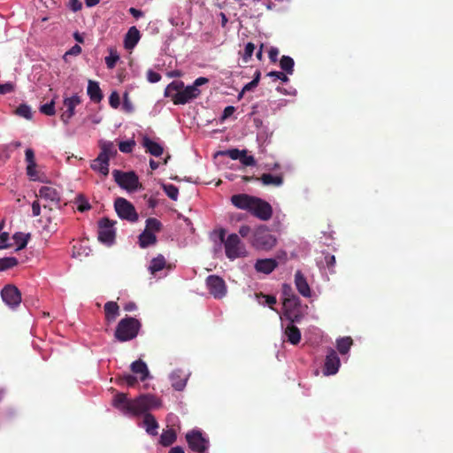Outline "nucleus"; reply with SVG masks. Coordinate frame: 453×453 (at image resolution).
Returning a JSON list of instances; mask_svg holds the SVG:
<instances>
[{"instance_id":"2","label":"nucleus","mask_w":453,"mask_h":453,"mask_svg":"<svg viewBox=\"0 0 453 453\" xmlns=\"http://www.w3.org/2000/svg\"><path fill=\"white\" fill-rule=\"evenodd\" d=\"M231 203L236 208L247 211L263 221L269 220L273 216L271 204L257 196L248 194H237L231 196Z\"/></svg>"},{"instance_id":"52","label":"nucleus","mask_w":453,"mask_h":453,"mask_svg":"<svg viewBox=\"0 0 453 453\" xmlns=\"http://www.w3.org/2000/svg\"><path fill=\"white\" fill-rule=\"evenodd\" d=\"M147 79L151 83H156L161 80L160 73L154 72L152 70H149L147 72Z\"/></svg>"},{"instance_id":"44","label":"nucleus","mask_w":453,"mask_h":453,"mask_svg":"<svg viewBox=\"0 0 453 453\" xmlns=\"http://www.w3.org/2000/svg\"><path fill=\"white\" fill-rule=\"evenodd\" d=\"M254 50H255V45L253 42H248L245 45L244 52L242 54V61L244 63H248L250 60V58L254 53Z\"/></svg>"},{"instance_id":"25","label":"nucleus","mask_w":453,"mask_h":453,"mask_svg":"<svg viewBox=\"0 0 453 453\" xmlns=\"http://www.w3.org/2000/svg\"><path fill=\"white\" fill-rule=\"evenodd\" d=\"M142 427L145 428L150 435L155 436L157 434L158 423L150 413H146L145 416H143Z\"/></svg>"},{"instance_id":"57","label":"nucleus","mask_w":453,"mask_h":453,"mask_svg":"<svg viewBox=\"0 0 453 453\" xmlns=\"http://www.w3.org/2000/svg\"><path fill=\"white\" fill-rule=\"evenodd\" d=\"M235 111V108L234 106H226L224 111L223 114L221 116V120H225L227 118H229L234 112Z\"/></svg>"},{"instance_id":"11","label":"nucleus","mask_w":453,"mask_h":453,"mask_svg":"<svg viewBox=\"0 0 453 453\" xmlns=\"http://www.w3.org/2000/svg\"><path fill=\"white\" fill-rule=\"evenodd\" d=\"M116 221L108 218H103L98 221V240L100 242L111 245L115 241L116 232L114 225Z\"/></svg>"},{"instance_id":"36","label":"nucleus","mask_w":453,"mask_h":453,"mask_svg":"<svg viewBox=\"0 0 453 453\" xmlns=\"http://www.w3.org/2000/svg\"><path fill=\"white\" fill-rule=\"evenodd\" d=\"M19 264V261L14 257H6L0 258V272L13 268Z\"/></svg>"},{"instance_id":"26","label":"nucleus","mask_w":453,"mask_h":453,"mask_svg":"<svg viewBox=\"0 0 453 453\" xmlns=\"http://www.w3.org/2000/svg\"><path fill=\"white\" fill-rule=\"evenodd\" d=\"M87 92L92 102L99 103L102 101L104 96L98 82L89 80Z\"/></svg>"},{"instance_id":"58","label":"nucleus","mask_w":453,"mask_h":453,"mask_svg":"<svg viewBox=\"0 0 453 453\" xmlns=\"http://www.w3.org/2000/svg\"><path fill=\"white\" fill-rule=\"evenodd\" d=\"M279 50L277 48H271L269 50V58L271 62L276 63L278 60Z\"/></svg>"},{"instance_id":"29","label":"nucleus","mask_w":453,"mask_h":453,"mask_svg":"<svg viewBox=\"0 0 453 453\" xmlns=\"http://www.w3.org/2000/svg\"><path fill=\"white\" fill-rule=\"evenodd\" d=\"M157 242V236L155 234L150 233L147 230H143L138 237V243L142 249L148 248L149 246L154 245Z\"/></svg>"},{"instance_id":"22","label":"nucleus","mask_w":453,"mask_h":453,"mask_svg":"<svg viewBox=\"0 0 453 453\" xmlns=\"http://www.w3.org/2000/svg\"><path fill=\"white\" fill-rule=\"evenodd\" d=\"M99 148L101 151L98 156H102L103 158H106L109 161L111 157H115L118 153L114 143L110 141H100Z\"/></svg>"},{"instance_id":"39","label":"nucleus","mask_w":453,"mask_h":453,"mask_svg":"<svg viewBox=\"0 0 453 453\" xmlns=\"http://www.w3.org/2000/svg\"><path fill=\"white\" fill-rule=\"evenodd\" d=\"M257 298L259 303L267 304L271 309H273V305L276 303V298L273 296L260 294Z\"/></svg>"},{"instance_id":"48","label":"nucleus","mask_w":453,"mask_h":453,"mask_svg":"<svg viewBox=\"0 0 453 453\" xmlns=\"http://www.w3.org/2000/svg\"><path fill=\"white\" fill-rule=\"evenodd\" d=\"M241 163L246 166H253L256 165V160L253 156H248L247 151L243 150L240 159Z\"/></svg>"},{"instance_id":"8","label":"nucleus","mask_w":453,"mask_h":453,"mask_svg":"<svg viewBox=\"0 0 453 453\" xmlns=\"http://www.w3.org/2000/svg\"><path fill=\"white\" fill-rule=\"evenodd\" d=\"M276 244L275 237L270 233L269 229L261 226L256 229L253 234L252 245L262 250H269Z\"/></svg>"},{"instance_id":"62","label":"nucleus","mask_w":453,"mask_h":453,"mask_svg":"<svg viewBox=\"0 0 453 453\" xmlns=\"http://www.w3.org/2000/svg\"><path fill=\"white\" fill-rule=\"evenodd\" d=\"M250 233V227L247 225H243L239 229V234L242 237H247Z\"/></svg>"},{"instance_id":"18","label":"nucleus","mask_w":453,"mask_h":453,"mask_svg":"<svg viewBox=\"0 0 453 453\" xmlns=\"http://www.w3.org/2000/svg\"><path fill=\"white\" fill-rule=\"evenodd\" d=\"M130 369L134 374H137L139 376L141 381H145L147 380L152 379L147 364L142 359L134 361L130 365Z\"/></svg>"},{"instance_id":"32","label":"nucleus","mask_w":453,"mask_h":453,"mask_svg":"<svg viewBox=\"0 0 453 453\" xmlns=\"http://www.w3.org/2000/svg\"><path fill=\"white\" fill-rule=\"evenodd\" d=\"M12 239L17 245L16 250H21L27 245V242L30 239V234L17 232L12 235Z\"/></svg>"},{"instance_id":"13","label":"nucleus","mask_w":453,"mask_h":453,"mask_svg":"<svg viewBox=\"0 0 453 453\" xmlns=\"http://www.w3.org/2000/svg\"><path fill=\"white\" fill-rule=\"evenodd\" d=\"M341 366V360L337 352L334 349H329L325 358L323 374L325 376L334 375L338 372Z\"/></svg>"},{"instance_id":"6","label":"nucleus","mask_w":453,"mask_h":453,"mask_svg":"<svg viewBox=\"0 0 453 453\" xmlns=\"http://www.w3.org/2000/svg\"><path fill=\"white\" fill-rule=\"evenodd\" d=\"M141 328V323L137 319L126 317L121 319L115 330V337L119 342H127L135 338Z\"/></svg>"},{"instance_id":"37","label":"nucleus","mask_w":453,"mask_h":453,"mask_svg":"<svg viewBox=\"0 0 453 453\" xmlns=\"http://www.w3.org/2000/svg\"><path fill=\"white\" fill-rule=\"evenodd\" d=\"M162 188L170 199L177 201L179 189L176 186L173 184H162Z\"/></svg>"},{"instance_id":"47","label":"nucleus","mask_w":453,"mask_h":453,"mask_svg":"<svg viewBox=\"0 0 453 453\" xmlns=\"http://www.w3.org/2000/svg\"><path fill=\"white\" fill-rule=\"evenodd\" d=\"M10 236L7 232L0 234V250L9 249L12 247V243L9 242Z\"/></svg>"},{"instance_id":"21","label":"nucleus","mask_w":453,"mask_h":453,"mask_svg":"<svg viewBox=\"0 0 453 453\" xmlns=\"http://www.w3.org/2000/svg\"><path fill=\"white\" fill-rule=\"evenodd\" d=\"M278 265V262L273 258L258 259L255 264V269L257 272L266 274L271 273Z\"/></svg>"},{"instance_id":"12","label":"nucleus","mask_w":453,"mask_h":453,"mask_svg":"<svg viewBox=\"0 0 453 453\" xmlns=\"http://www.w3.org/2000/svg\"><path fill=\"white\" fill-rule=\"evenodd\" d=\"M206 286L209 293L216 299L224 297L227 291L225 280L218 275L208 276L206 278Z\"/></svg>"},{"instance_id":"28","label":"nucleus","mask_w":453,"mask_h":453,"mask_svg":"<svg viewBox=\"0 0 453 453\" xmlns=\"http://www.w3.org/2000/svg\"><path fill=\"white\" fill-rule=\"evenodd\" d=\"M256 180L262 182L264 186L280 187L283 183V177L281 175H273L271 173H263Z\"/></svg>"},{"instance_id":"24","label":"nucleus","mask_w":453,"mask_h":453,"mask_svg":"<svg viewBox=\"0 0 453 453\" xmlns=\"http://www.w3.org/2000/svg\"><path fill=\"white\" fill-rule=\"evenodd\" d=\"M109 160L106 158H103L102 156H97L96 159H94L90 165V167L93 171L98 172L104 177L109 174Z\"/></svg>"},{"instance_id":"16","label":"nucleus","mask_w":453,"mask_h":453,"mask_svg":"<svg viewBox=\"0 0 453 453\" xmlns=\"http://www.w3.org/2000/svg\"><path fill=\"white\" fill-rule=\"evenodd\" d=\"M81 103V97L78 95H73L70 97H65L63 104L66 107V111L61 114V120L65 124H68L69 120L75 114V107Z\"/></svg>"},{"instance_id":"43","label":"nucleus","mask_w":453,"mask_h":453,"mask_svg":"<svg viewBox=\"0 0 453 453\" xmlns=\"http://www.w3.org/2000/svg\"><path fill=\"white\" fill-rule=\"evenodd\" d=\"M137 382L135 376L126 373L119 378V384H127L128 387H134Z\"/></svg>"},{"instance_id":"54","label":"nucleus","mask_w":453,"mask_h":453,"mask_svg":"<svg viewBox=\"0 0 453 453\" xmlns=\"http://www.w3.org/2000/svg\"><path fill=\"white\" fill-rule=\"evenodd\" d=\"M81 53V47L78 44L73 45L69 50H67L64 56L65 58L67 56H78Z\"/></svg>"},{"instance_id":"59","label":"nucleus","mask_w":453,"mask_h":453,"mask_svg":"<svg viewBox=\"0 0 453 453\" xmlns=\"http://www.w3.org/2000/svg\"><path fill=\"white\" fill-rule=\"evenodd\" d=\"M32 213L35 217L39 216L41 213V204L37 200L34 201L32 203Z\"/></svg>"},{"instance_id":"4","label":"nucleus","mask_w":453,"mask_h":453,"mask_svg":"<svg viewBox=\"0 0 453 453\" xmlns=\"http://www.w3.org/2000/svg\"><path fill=\"white\" fill-rule=\"evenodd\" d=\"M284 341L296 345L301 341V332L296 326L303 318V313H279Z\"/></svg>"},{"instance_id":"50","label":"nucleus","mask_w":453,"mask_h":453,"mask_svg":"<svg viewBox=\"0 0 453 453\" xmlns=\"http://www.w3.org/2000/svg\"><path fill=\"white\" fill-rule=\"evenodd\" d=\"M325 264L326 265V267L328 268V270L331 272V273H334V267L335 265V257L334 255H331L329 253L326 254L325 257Z\"/></svg>"},{"instance_id":"53","label":"nucleus","mask_w":453,"mask_h":453,"mask_svg":"<svg viewBox=\"0 0 453 453\" xmlns=\"http://www.w3.org/2000/svg\"><path fill=\"white\" fill-rule=\"evenodd\" d=\"M25 156L27 165H31V166H33L34 164H36L35 158V152L32 149H27L25 151Z\"/></svg>"},{"instance_id":"45","label":"nucleus","mask_w":453,"mask_h":453,"mask_svg":"<svg viewBox=\"0 0 453 453\" xmlns=\"http://www.w3.org/2000/svg\"><path fill=\"white\" fill-rule=\"evenodd\" d=\"M134 146L135 142L134 140L124 141L119 143V149L123 153L132 152Z\"/></svg>"},{"instance_id":"14","label":"nucleus","mask_w":453,"mask_h":453,"mask_svg":"<svg viewBox=\"0 0 453 453\" xmlns=\"http://www.w3.org/2000/svg\"><path fill=\"white\" fill-rule=\"evenodd\" d=\"M190 373L182 369H174L168 376L172 388L176 391H183L187 386Z\"/></svg>"},{"instance_id":"56","label":"nucleus","mask_w":453,"mask_h":453,"mask_svg":"<svg viewBox=\"0 0 453 453\" xmlns=\"http://www.w3.org/2000/svg\"><path fill=\"white\" fill-rule=\"evenodd\" d=\"M119 305L116 302H107L104 304V311H119Z\"/></svg>"},{"instance_id":"61","label":"nucleus","mask_w":453,"mask_h":453,"mask_svg":"<svg viewBox=\"0 0 453 453\" xmlns=\"http://www.w3.org/2000/svg\"><path fill=\"white\" fill-rule=\"evenodd\" d=\"M129 13L135 19H139L143 16V12L141 10H138L136 8L131 7L128 10Z\"/></svg>"},{"instance_id":"19","label":"nucleus","mask_w":453,"mask_h":453,"mask_svg":"<svg viewBox=\"0 0 453 453\" xmlns=\"http://www.w3.org/2000/svg\"><path fill=\"white\" fill-rule=\"evenodd\" d=\"M142 146L145 151L154 157H159L164 152V148L158 142L152 141L149 136L143 135L142 138Z\"/></svg>"},{"instance_id":"15","label":"nucleus","mask_w":453,"mask_h":453,"mask_svg":"<svg viewBox=\"0 0 453 453\" xmlns=\"http://www.w3.org/2000/svg\"><path fill=\"white\" fill-rule=\"evenodd\" d=\"M3 301L12 309L21 302V295L18 288L12 285L4 287L1 291Z\"/></svg>"},{"instance_id":"60","label":"nucleus","mask_w":453,"mask_h":453,"mask_svg":"<svg viewBox=\"0 0 453 453\" xmlns=\"http://www.w3.org/2000/svg\"><path fill=\"white\" fill-rule=\"evenodd\" d=\"M36 164H34L33 166L31 165H27V173L29 177L33 178L35 180L36 176V171H35Z\"/></svg>"},{"instance_id":"1","label":"nucleus","mask_w":453,"mask_h":453,"mask_svg":"<svg viewBox=\"0 0 453 453\" xmlns=\"http://www.w3.org/2000/svg\"><path fill=\"white\" fill-rule=\"evenodd\" d=\"M161 404L160 399L152 394H142L134 399H129L125 393H118L112 400L113 407L129 417L145 416L150 410L159 408Z\"/></svg>"},{"instance_id":"30","label":"nucleus","mask_w":453,"mask_h":453,"mask_svg":"<svg viewBox=\"0 0 453 453\" xmlns=\"http://www.w3.org/2000/svg\"><path fill=\"white\" fill-rule=\"evenodd\" d=\"M353 340L350 336L339 337L336 339V348L341 355H346L349 352Z\"/></svg>"},{"instance_id":"17","label":"nucleus","mask_w":453,"mask_h":453,"mask_svg":"<svg viewBox=\"0 0 453 453\" xmlns=\"http://www.w3.org/2000/svg\"><path fill=\"white\" fill-rule=\"evenodd\" d=\"M37 196L48 202H50L56 206L59 205L61 200L60 193L56 188L50 186H42L39 189Z\"/></svg>"},{"instance_id":"10","label":"nucleus","mask_w":453,"mask_h":453,"mask_svg":"<svg viewBox=\"0 0 453 453\" xmlns=\"http://www.w3.org/2000/svg\"><path fill=\"white\" fill-rule=\"evenodd\" d=\"M114 208L118 216L129 222H136L138 220V213L134 206L126 198L118 197L114 202Z\"/></svg>"},{"instance_id":"7","label":"nucleus","mask_w":453,"mask_h":453,"mask_svg":"<svg viewBox=\"0 0 453 453\" xmlns=\"http://www.w3.org/2000/svg\"><path fill=\"white\" fill-rule=\"evenodd\" d=\"M112 176L115 182L123 189L128 192H134L142 186L139 181L138 175L133 172H122L120 170H113Z\"/></svg>"},{"instance_id":"46","label":"nucleus","mask_w":453,"mask_h":453,"mask_svg":"<svg viewBox=\"0 0 453 453\" xmlns=\"http://www.w3.org/2000/svg\"><path fill=\"white\" fill-rule=\"evenodd\" d=\"M267 76L273 78L275 81L277 80H280L282 82H288L289 81L287 73L278 71H272L267 73Z\"/></svg>"},{"instance_id":"49","label":"nucleus","mask_w":453,"mask_h":453,"mask_svg":"<svg viewBox=\"0 0 453 453\" xmlns=\"http://www.w3.org/2000/svg\"><path fill=\"white\" fill-rule=\"evenodd\" d=\"M222 155L228 156L233 160L240 159L243 150H240L238 149H231L225 151L220 152Z\"/></svg>"},{"instance_id":"27","label":"nucleus","mask_w":453,"mask_h":453,"mask_svg":"<svg viewBox=\"0 0 453 453\" xmlns=\"http://www.w3.org/2000/svg\"><path fill=\"white\" fill-rule=\"evenodd\" d=\"M164 268L170 269L171 265H167L165 257L161 254H158L156 257L151 259L149 271L152 275H156L157 272L162 271Z\"/></svg>"},{"instance_id":"41","label":"nucleus","mask_w":453,"mask_h":453,"mask_svg":"<svg viewBox=\"0 0 453 453\" xmlns=\"http://www.w3.org/2000/svg\"><path fill=\"white\" fill-rule=\"evenodd\" d=\"M76 203H77V210L81 212L87 211L91 208L89 203L82 195L78 196V197L76 199Z\"/></svg>"},{"instance_id":"64","label":"nucleus","mask_w":453,"mask_h":453,"mask_svg":"<svg viewBox=\"0 0 453 453\" xmlns=\"http://www.w3.org/2000/svg\"><path fill=\"white\" fill-rule=\"evenodd\" d=\"M125 311H133L137 309V305L134 302L127 303L123 307Z\"/></svg>"},{"instance_id":"55","label":"nucleus","mask_w":453,"mask_h":453,"mask_svg":"<svg viewBox=\"0 0 453 453\" xmlns=\"http://www.w3.org/2000/svg\"><path fill=\"white\" fill-rule=\"evenodd\" d=\"M14 90V86L13 84L12 83H4V84H1L0 83V94H8V93H11Z\"/></svg>"},{"instance_id":"9","label":"nucleus","mask_w":453,"mask_h":453,"mask_svg":"<svg viewBox=\"0 0 453 453\" xmlns=\"http://www.w3.org/2000/svg\"><path fill=\"white\" fill-rule=\"evenodd\" d=\"M224 246L226 256L231 260L245 257L247 255L245 246L236 234H229Z\"/></svg>"},{"instance_id":"5","label":"nucleus","mask_w":453,"mask_h":453,"mask_svg":"<svg viewBox=\"0 0 453 453\" xmlns=\"http://www.w3.org/2000/svg\"><path fill=\"white\" fill-rule=\"evenodd\" d=\"M189 449L194 453H209V436L200 428H194L185 435Z\"/></svg>"},{"instance_id":"31","label":"nucleus","mask_w":453,"mask_h":453,"mask_svg":"<svg viewBox=\"0 0 453 453\" xmlns=\"http://www.w3.org/2000/svg\"><path fill=\"white\" fill-rule=\"evenodd\" d=\"M176 439L177 435L175 431L173 429H167L161 434L159 441L162 446L168 447L175 442Z\"/></svg>"},{"instance_id":"20","label":"nucleus","mask_w":453,"mask_h":453,"mask_svg":"<svg viewBox=\"0 0 453 453\" xmlns=\"http://www.w3.org/2000/svg\"><path fill=\"white\" fill-rule=\"evenodd\" d=\"M295 283H296V287L298 292L302 296H303L305 297H308L311 296V288L309 287V284H308L305 277L303 276V274L302 273L301 271L296 272Z\"/></svg>"},{"instance_id":"40","label":"nucleus","mask_w":453,"mask_h":453,"mask_svg":"<svg viewBox=\"0 0 453 453\" xmlns=\"http://www.w3.org/2000/svg\"><path fill=\"white\" fill-rule=\"evenodd\" d=\"M16 114L20 117H23L27 119H30L32 118L31 108L27 104H20L16 109Z\"/></svg>"},{"instance_id":"33","label":"nucleus","mask_w":453,"mask_h":453,"mask_svg":"<svg viewBox=\"0 0 453 453\" xmlns=\"http://www.w3.org/2000/svg\"><path fill=\"white\" fill-rule=\"evenodd\" d=\"M298 305V297L296 296H291L289 297H285L283 300V311H300L297 309Z\"/></svg>"},{"instance_id":"23","label":"nucleus","mask_w":453,"mask_h":453,"mask_svg":"<svg viewBox=\"0 0 453 453\" xmlns=\"http://www.w3.org/2000/svg\"><path fill=\"white\" fill-rule=\"evenodd\" d=\"M140 38V31L136 28V27H131L125 35V48L133 49L138 43Z\"/></svg>"},{"instance_id":"38","label":"nucleus","mask_w":453,"mask_h":453,"mask_svg":"<svg viewBox=\"0 0 453 453\" xmlns=\"http://www.w3.org/2000/svg\"><path fill=\"white\" fill-rule=\"evenodd\" d=\"M119 59L117 50L111 49L110 54L105 58V64L109 69H113Z\"/></svg>"},{"instance_id":"42","label":"nucleus","mask_w":453,"mask_h":453,"mask_svg":"<svg viewBox=\"0 0 453 453\" xmlns=\"http://www.w3.org/2000/svg\"><path fill=\"white\" fill-rule=\"evenodd\" d=\"M40 111L47 116L55 115V99H52L50 103L42 105L40 107Z\"/></svg>"},{"instance_id":"51","label":"nucleus","mask_w":453,"mask_h":453,"mask_svg":"<svg viewBox=\"0 0 453 453\" xmlns=\"http://www.w3.org/2000/svg\"><path fill=\"white\" fill-rule=\"evenodd\" d=\"M109 104L114 109H117L119 106V96L118 92H111V94L109 96Z\"/></svg>"},{"instance_id":"3","label":"nucleus","mask_w":453,"mask_h":453,"mask_svg":"<svg viewBox=\"0 0 453 453\" xmlns=\"http://www.w3.org/2000/svg\"><path fill=\"white\" fill-rule=\"evenodd\" d=\"M209 82V79L199 77L190 86L184 87L182 81L171 82L165 90V96L172 98L174 104H185L192 99L197 98L201 90L199 87Z\"/></svg>"},{"instance_id":"35","label":"nucleus","mask_w":453,"mask_h":453,"mask_svg":"<svg viewBox=\"0 0 453 453\" xmlns=\"http://www.w3.org/2000/svg\"><path fill=\"white\" fill-rule=\"evenodd\" d=\"M162 223L156 218H149L146 219L145 230L150 233H158L162 230Z\"/></svg>"},{"instance_id":"63","label":"nucleus","mask_w":453,"mask_h":453,"mask_svg":"<svg viewBox=\"0 0 453 453\" xmlns=\"http://www.w3.org/2000/svg\"><path fill=\"white\" fill-rule=\"evenodd\" d=\"M258 84H257L256 81H251L250 82L247 83L243 88L242 93H245L246 91H250L257 87Z\"/></svg>"},{"instance_id":"34","label":"nucleus","mask_w":453,"mask_h":453,"mask_svg":"<svg viewBox=\"0 0 453 453\" xmlns=\"http://www.w3.org/2000/svg\"><path fill=\"white\" fill-rule=\"evenodd\" d=\"M294 59L288 56H282L280 61V68L287 73L292 74L294 73Z\"/></svg>"}]
</instances>
